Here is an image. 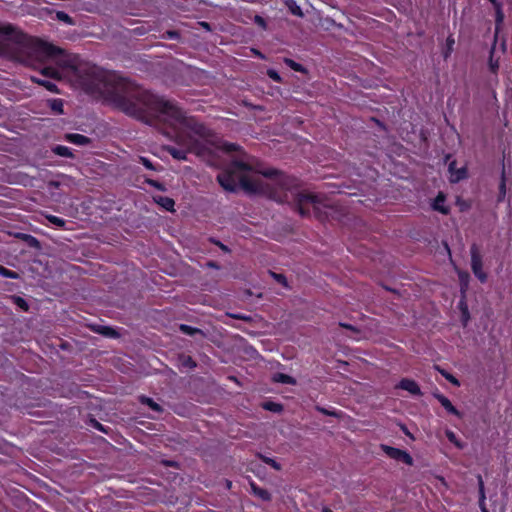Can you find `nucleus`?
Listing matches in <instances>:
<instances>
[{
    "label": "nucleus",
    "instance_id": "5",
    "mask_svg": "<svg viewBox=\"0 0 512 512\" xmlns=\"http://www.w3.org/2000/svg\"><path fill=\"white\" fill-rule=\"evenodd\" d=\"M471 268L474 275L481 281L485 282L487 279L486 273L482 269V259L478 252L477 247L474 245L471 248Z\"/></svg>",
    "mask_w": 512,
    "mask_h": 512
},
{
    "label": "nucleus",
    "instance_id": "37",
    "mask_svg": "<svg viewBox=\"0 0 512 512\" xmlns=\"http://www.w3.org/2000/svg\"><path fill=\"white\" fill-rule=\"evenodd\" d=\"M23 238L25 240L28 241V243L31 245V246H34V245H38V241L36 238H34L33 236H30V235H23Z\"/></svg>",
    "mask_w": 512,
    "mask_h": 512
},
{
    "label": "nucleus",
    "instance_id": "51",
    "mask_svg": "<svg viewBox=\"0 0 512 512\" xmlns=\"http://www.w3.org/2000/svg\"><path fill=\"white\" fill-rule=\"evenodd\" d=\"M482 512H488L485 507L482 506Z\"/></svg>",
    "mask_w": 512,
    "mask_h": 512
},
{
    "label": "nucleus",
    "instance_id": "19",
    "mask_svg": "<svg viewBox=\"0 0 512 512\" xmlns=\"http://www.w3.org/2000/svg\"><path fill=\"white\" fill-rule=\"evenodd\" d=\"M141 402L143 404H146L147 406H149L152 410L156 411V412H160L162 411V408L161 406L156 403L153 399L151 398H148V397H141Z\"/></svg>",
    "mask_w": 512,
    "mask_h": 512
},
{
    "label": "nucleus",
    "instance_id": "25",
    "mask_svg": "<svg viewBox=\"0 0 512 512\" xmlns=\"http://www.w3.org/2000/svg\"><path fill=\"white\" fill-rule=\"evenodd\" d=\"M316 409H317L320 413H322V414H324V415H327V416H333V417H339V416H340L339 412H337V411H335V410L330 411V410H328V409H326V408H324V407H319V406H318V407H316Z\"/></svg>",
    "mask_w": 512,
    "mask_h": 512
},
{
    "label": "nucleus",
    "instance_id": "11",
    "mask_svg": "<svg viewBox=\"0 0 512 512\" xmlns=\"http://www.w3.org/2000/svg\"><path fill=\"white\" fill-rule=\"evenodd\" d=\"M250 486L253 494L260 498L261 500L269 501L271 499V495L267 490L258 487L254 482H251Z\"/></svg>",
    "mask_w": 512,
    "mask_h": 512
},
{
    "label": "nucleus",
    "instance_id": "3",
    "mask_svg": "<svg viewBox=\"0 0 512 512\" xmlns=\"http://www.w3.org/2000/svg\"><path fill=\"white\" fill-rule=\"evenodd\" d=\"M217 181L230 192L235 191L239 185L246 192L264 194L278 202L293 199L302 216L309 214V206L316 210L320 204L316 195L291 190L288 176L274 171H255L252 158L243 152L217 176Z\"/></svg>",
    "mask_w": 512,
    "mask_h": 512
},
{
    "label": "nucleus",
    "instance_id": "8",
    "mask_svg": "<svg viewBox=\"0 0 512 512\" xmlns=\"http://www.w3.org/2000/svg\"><path fill=\"white\" fill-rule=\"evenodd\" d=\"M64 138L66 141L78 146H85L91 142L87 136L77 133H68Z\"/></svg>",
    "mask_w": 512,
    "mask_h": 512
},
{
    "label": "nucleus",
    "instance_id": "48",
    "mask_svg": "<svg viewBox=\"0 0 512 512\" xmlns=\"http://www.w3.org/2000/svg\"><path fill=\"white\" fill-rule=\"evenodd\" d=\"M341 326L344 327V328L352 329V327L350 325H347V324L341 323Z\"/></svg>",
    "mask_w": 512,
    "mask_h": 512
},
{
    "label": "nucleus",
    "instance_id": "43",
    "mask_svg": "<svg viewBox=\"0 0 512 512\" xmlns=\"http://www.w3.org/2000/svg\"><path fill=\"white\" fill-rule=\"evenodd\" d=\"M94 427L97 428L100 431H104L103 426L99 422H97V421H95Z\"/></svg>",
    "mask_w": 512,
    "mask_h": 512
},
{
    "label": "nucleus",
    "instance_id": "21",
    "mask_svg": "<svg viewBox=\"0 0 512 512\" xmlns=\"http://www.w3.org/2000/svg\"><path fill=\"white\" fill-rule=\"evenodd\" d=\"M56 19L66 23L68 25H74L75 24L74 20L67 13H65L63 11H58L56 13Z\"/></svg>",
    "mask_w": 512,
    "mask_h": 512
},
{
    "label": "nucleus",
    "instance_id": "44",
    "mask_svg": "<svg viewBox=\"0 0 512 512\" xmlns=\"http://www.w3.org/2000/svg\"><path fill=\"white\" fill-rule=\"evenodd\" d=\"M218 245H219V247H220L223 251H225V252H229L228 247H227V246H225L224 244L218 243Z\"/></svg>",
    "mask_w": 512,
    "mask_h": 512
},
{
    "label": "nucleus",
    "instance_id": "41",
    "mask_svg": "<svg viewBox=\"0 0 512 512\" xmlns=\"http://www.w3.org/2000/svg\"><path fill=\"white\" fill-rule=\"evenodd\" d=\"M500 191H501V194L504 196L505 193H506V188H505V182L502 181V183L500 184Z\"/></svg>",
    "mask_w": 512,
    "mask_h": 512
},
{
    "label": "nucleus",
    "instance_id": "42",
    "mask_svg": "<svg viewBox=\"0 0 512 512\" xmlns=\"http://www.w3.org/2000/svg\"><path fill=\"white\" fill-rule=\"evenodd\" d=\"M459 278H460L461 281H467L468 275L460 272L459 273Z\"/></svg>",
    "mask_w": 512,
    "mask_h": 512
},
{
    "label": "nucleus",
    "instance_id": "14",
    "mask_svg": "<svg viewBox=\"0 0 512 512\" xmlns=\"http://www.w3.org/2000/svg\"><path fill=\"white\" fill-rule=\"evenodd\" d=\"M52 151L58 155V156H61V157H66V158H73L74 155L71 151V149L67 146H63V145H56L52 148Z\"/></svg>",
    "mask_w": 512,
    "mask_h": 512
},
{
    "label": "nucleus",
    "instance_id": "9",
    "mask_svg": "<svg viewBox=\"0 0 512 512\" xmlns=\"http://www.w3.org/2000/svg\"><path fill=\"white\" fill-rule=\"evenodd\" d=\"M435 398L449 413L458 417L461 416L460 412L452 405L451 401L447 397L442 394H435Z\"/></svg>",
    "mask_w": 512,
    "mask_h": 512
},
{
    "label": "nucleus",
    "instance_id": "49",
    "mask_svg": "<svg viewBox=\"0 0 512 512\" xmlns=\"http://www.w3.org/2000/svg\"><path fill=\"white\" fill-rule=\"evenodd\" d=\"M51 185L54 186V187H58L59 183L58 182H51Z\"/></svg>",
    "mask_w": 512,
    "mask_h": 512
},
{
    "label": "nucleus",
    "instance_id": "4",
    "mask_svg": "<svg viewBox=\"0 0 512 512\" xmlns=\"http://www.w3.org/2000/svg\"><path fill=\"white\" fill-rule=\"evenodd\" d=\"M380 448L391 459L401 461L409 466L413 465V458L408 452L388 446L386 444H381Z\"/></svg>",
    "mask_w": 512,
    "mask_h": 512
},
{
    "label": "nucleus",
    "instance_id": "31",
    "mask_svg": "<svg viewBox=\"0 0 512 512\" xmlns=\"http://www.w3.org/2000/svg\"><path fill=\"white\" fill-rule=\"evenodd\" d=\"M0 274L9 278H16V273L0 266Z\"/></svg>",
    "mask_w": 512,
    "mask_h": 512
},
{
    "label": "nucleus",
    "instance_id": "50",
    "mask_svg": "<svg viewBox=\"0 0 512 512\" xmlns=\"http://www.w3.org/2000/svg\"><path fill=\"white\" fill-rule=\"evenodd\" d=\"M323 512H333V511L328 508H325V509H323Z\"/></svg>",
    "mask_w": 512,
    "mask_h": 512
},
{
    "label": "nucleus",
    "instance_id": "52",
    "mask_svg": "<svg viewBox=\"0 0 512 512\" xmlns=\"http://www.w3.org/2000/svg\"><path fill=\"white\" fill-rule=\"evenodd\" d=\"M202 25L204 26V28H207V27H208V24H207V23H202Z\"/></svg>",
    "mask_w": 512,
    "mask_h": 512
},
{
    "label": "nucleus",
    "instance_id": "30",
    "mask_svg": "<svg viewBox=\"0 0 512 512\" xmlns=\"http://www.w3.org/2000/svg\"><path fill=\"white\" fill-rule=\"evenodd\" d=\"M478 480H479L480 503L482 505L484 503V500H485L484 483H483V480H482L481 476L478 477Z\"/></svg>",
    "mask_w": 512,
    "mask_h": 512
},
{
    "label": "nucleus",
    "instance_id": "47",
    "mask_svg": "<svg viewBox=\"0 0 512 512\" xmlns=\"http://www.w3.org/2000/svg\"><path fill=\"white\" fill-rule=\"evenodd\" d=\"M111 331H112V330H111L110 328H106V331L104 332V334H106V335H112V334L110 333Z\"/></svg>",
    "mask_w": 512,
    "mask_h": 512
},
{
    "label": "nucleus",
    "instance_id": "45",
    "mask_svg": "<svg viewBox=\"0 0 512 512\" xmlns=\"http://www.w3.org/2000/svg\"><path fill=\"white\" fill-rule=\"evenodd\" d=\"M177 35H178V34H177V32H174V31H172V32H168V36H169V38H171V39H172V38L177 37Z\"/></svg>",
    "mask_w": 512,
    "mask_h": 512
},
{
    "label": "nucleus",
    "instance_id": "24",
    "mask_svg": "<svg viewBox=\"0 0 512 512\" xmlns=\"http://www.w3.org/2000/svg\"><path fill=\"white\" fill-rule=\"evenodd\" d=\"M51 108L53 111L59 113V114H62L63 113V103H62V100L60 99H57V100H53L52 104H51Z\"/></svg>",
    "mask_w": 512,
    "mask_h": 512
},
{
    "label": "nucleus",
    "instance_id": "15",
    "mask_svg": "<svg viewBox=\"0 0 512 512\" xmlns=\"http://www.w3.org/2000/svg\"><path fill=\"white\" fill-rule=\"evenodd\" d=\"M285 4L286 6L288 7V9L290 10V12L295 15V16H298V17H303V12H302V9L300 8V6L296 3L295 0H286L285 1Z\"/></svg>",
    "mask_w": 512,
    "mask_h": 512
},
{
    "label": "nucleus",
    "instance_id": "22",
    "mask_svg": "<svg viewBox=\"0 0 512 512\" xmlns=\"http://www.w3.org/2000/svg\"><path fill=\"white\" fill-rule=\"evenodd\" d=\"M180 331L187 335H194L196 333H201V330L198 328L191 327L186 324H181L179 327Z\"/></svg>",
    "mask_w": 512,
    "mask_h": 512
},
{
    "label": "nucleus",
    "instance_id": "34",
    "mask_svg": "<svg viewBox=\"0 0 512 512\" xmlns=\"http://www.w3.org/2000/svg\"><path fill=\"white\" fill-rule=\"evenodd\" d=\"M267 74H268V76H269L272 80H274V81H276V82H280V81H281V77H280V75H279L275 70H272V69H271V70H268Z\"/></svg>",
    "mask_w": 512,
    "mask_h": 512
},
{
    "label": "nucleus",
    "instance_id": "2",
    "mask_svg": "<svg viewBox=\"0 0 512 512\" xmlns=\"http://www.w3.org/2000/svg\"><path fill=\"white\" fill-rule=\"evenodd\" d=\"M140 107L141 115H132V117L147 124H153L155 120H159L169 125L171 131L166 134L179 147L166 146L165 150L174 159L185 161L188 153L205 157L217 148L210 130L195 118L186 116L174 103L149 93Z\"/></svg>",
    "mask_w": 512,
    "mask_h": 512
},
{
    "label": "nucleus",
    "instance_id": "28",
    "mask_svg": "<svg viewBox=\"0 0 512 512\" xmlns=\"http://www.w3.org/2000/svg\"><path fill=\"white\" fill-rule=\"evenodd\" d=\"M262 460H263L266 464H268V465L272 466L275 470H280V469H281V465H280L279 463H277V462H276L274 459H272V458L262 456Z\"/></svg>",
    "mask_w": 512,
    "mask_h": 512
},
{
    "label": "nucleus",
    "instance_id": "12",
    "mask_svg": "<svg viewBox=\"0 0 512 512\" xmlns=\"http://www.w3.org/2000/svg\"><path fill=\"white\" fill-rule=\"evenodd\" d=\"M272 380H273V382H276V383L289 384V385L296 384V380L293 377H291L287 374H284V373L274 374L272 377Z\"/></svg>",
    "mask_w": 512,
    "mask_h": 512
},
{
    "label": "nucleus",
    "instance_id": "16",
    "mask_svg": "<svg viewBox=\"0 0 512 512\" xmlns=\"http://www.w3.org/2000/svg\"><path fill=\"white\" fill-rule=\"evenodd\" d=\"M31 79H32V81H34V82L44 86L47 90H49L51 92L58 93L57 86L53 82L48 81V80H43V79H40V78L35 77V76L32 77Z\"/></svg>",
    "mask_w": 512,
    "mask_h": 512
},
{
    "label": "nucleus",
    "instance_id": "32",
    "mask_svg": "<svg viewBox=\"0 0 512 512\" xmlns=\"http://www.w3.org/2000/svg\"><path fill=\"white\" fill-rule=\"evenodd\" d=\"M222 149L226 152H233L237 151L239 147L232 143H225L222 145Z\"/></svg>",
    "mask_w": 512,
    "mask_h": 512
},
{
    "label": "nucleus",
    "instance_id": "40",
    "mask_svg": "<svg viewBox=\"0 0 512 512\" xmlns=\"http://www.w3.org/2000/svg\"><path fill=\"white\" fill-rule=\"evenodd\" d=\"M230 316L235 319H240V320H248L249 319L248 316H244V315H240V314H230Z\"/></svg>",
    "mask_w": 512,
    "mask_h": 512
},
{
    "label": "nucleus",
    "instance_id": "13",
    "mask_svg": "<svg viewBox=\"0 0 512 512\" xmlns=\"http://www.w3.org/2000/svg\"><path fill=\"white\" fill-rule=\"evenodd\" d=\"M433 209L436 211L441 212L442 214L448 213V208L445 206V197L443 194H439L434 202H433Z\"/></svg>",
    "mask_w": 512,
    "mask_h": 512
},
{
    "label": "nucleus",
    "instance_id": "39",
    "mask_svg": "<svg viewBox=\"0 0 512 512\" xmlns=\"http://www.w3.org/2000/svg\"><path fill=\"white\" fill-rule=\"evenodd\" d=\"M489 66H490V69H491L492 72H496L497 69H498V63L497 62H493L492 59L490 60Z\"/></svg>",
    "mask_w": 512,
    "mask_h": 512
},
{
    "label": "nucleus",
    "instance_id": "35",
    "mask_svg": "<svg viewBox=\"0 0 512 512\" xmlns=\"http://www.w3.org/2000/svg\"><path fill=\"white\" fill-rule=\"evenodd\" d=\"M140 162L148 169H154L152 162L146 157H140Z\"/></svg>",
    "mask_w": 512,
    "mask_h": 512
},
{
    "label": "nucleus",
    "instance_id": "26",
    "mask_svg": "<svg viewBox=\"0 0 512 512\" xmlns=\"http://www.w3.org/2000/svg\"><path fill=\"white\" fill-rule=\"evenodd\" d=\"M181 359H182V365L185 367L192 369L196 366V363L193 361V359L190 356H183Z\"/></svg>",
    "mask_w": 512,
    "mask_h": 512
},
{
    "label": "nucleus",
    "instance_id": "10",
    "mask_svg": "<svg viewBox=\"0 0 512 512\" xmlns=\"http://www.w3.org/2000/svg\"><path fill=\"white\" fill-rule=\"evenodd\" d=\"M154 200L157 204L162 206L167 211H173L175 202L172 198L166 196H156Z\"/></svg>",
    "mask_w": 512,
    "mask_h": 512
},
{
    "label": "nucleus",
    "instance_id": "18",
    "mask_svg": "<svg viewBox=\"0 0 512 512\" xmlns=\"http://www.w3.org/2000/svg\"><path fill=\"white\" fill-rule=\"evenodd\" d=\"M455 44V40L452 36H449L447 39H446V48L445 50L443 51V57L444 59H447L452 51H453V46Z\"/></svg>",
    "mask_w": 512,
    "mask_h": 512
},
{
    "label": "nucleus",
    "instance_id": "1",
    "mask_svg": "<svg viewBox=\"0 0 512 512\" xmlns=\"http://www.w3.org/2000/svg\"><path fill=\"white\" fill-rule=\"evenodd\" d=\"M0 55L26 66L51 63L41 74L52 79L66 78L76 88L112 100L127 115H141L140 104L149 91L105 71L96 65L67 54L49 43L33 39L10 24L0 25Z\"/></svg>",
    "mask_w": 512,
    "mask_h": 512
},
{
    "label": "nucleus",
    "instance_id": "6",
    "mask_svg": "<svg viewBox=\"0 0 512 512\" xmlns=\"http://www.w3.org/2000/svg\"><path fill=\"white\" fill-rule=\"evenodd\" d=\"M448 171L450 174L449 179L452 183H457L460 180L466 178V176H467L466 168H464V167L456 168L455 161H452L449 163Z\"/></svg>",
    "mask_w": 512,
    "mask_h": 512
},
{
    "label": "nucleus",
    "instance_id": "20",
    "mask_svg": "<svg viewBox=\"0 0 512 512\" xmlns=\"http://www.w3.org/2000/svg\"><path fill=\"white\" fill-rule=\"evenodd\" d=\"M263 408L268 411L279 413L283 410V406L276 402H266L263 404Z\"/></svg>",
    "mask_w": 512,
    "mask_h": 512
},
{
    "label": "nucleus",
    "instance_id": "38",
    "mask_svg": "<svg viewBox=\"0 0 512 512\" xmlns=\"http://www.w3.org/2000/svg\"><path fill=\"white\" fill-rule=\"evenodd\" d=\"M255 22H256L258 25H260V26H262L263 28H265V21H264V19H263L262 17H260V16H255Z\"/></svg>",
    "mask_w": 512,
    "mask_h": 512
},
{
    "label": "nucleus",
    "instance_id": "33",
    "mask_svg": "<svg viewBox=\"0 0 512 512\" xmlns=\"http://www.w3.org/2000/svg\"><path fill=\"white\" fill-rule=\"evenodd\" d=\"M446 436H447V438L449 439L450 442L454 443L457 446H460V444L458 443L457 437H456L454 432L448 430V431H446Z\"/></svg>",
    "mask_w": 512,
    "mask_h": 512
},
{
    "label": "nucleus",
    "instance_id": "29",
    "mask_svg": "<svg viewBox=\"0 0 512 512\" xmlns=\"http://www.w3.org/2000/svg\"><path fill=\"white\" fill-rule=\"evenodd\" d=\"M441 373L453 385H455V386H459L460 385L459 381L453 375H451L450 373L445 372V371H441Z\"/></svg>",
    "mask_w": 512,
    "mask_h": 512
},
{
    "label": "nucleus",
    "instance_id": "27",
    "mask_svg": "<svg viewBox=\"0 0 512 512\" xmlns=\"http://www.w3.org/2000/svg\"><path fill=\"white\" fill-rule=\"evenodd\" d=\"M285 63L290 67L292 68L294 71H302V66L301 64L295 62L294 60L292 59H285Z\"/></svg>",
    "mask_w": 512,
    "mask_h": 512
},
{
    "label": "nucleus",
    "instance_id": "46",
    "mask_svg": "<svg viewBox=\"0 0 512 512\" xmlns=\"http://www.w3.org/2000/svg\"><path fill=\"white\" fill-rule=\"evenodd\" d=\"M495 7H498L497 0H489Z\"/></svg>",
    "mask_w": 512,
    "mask_h": 512
},
{
    "label": "nucleus",
    "instance_id": "7",
    "mask_svg": "<svg viewBox=\"0 0 512 512\" xmlns=\"http://www.w3.org/2000/svg\"><path fill=\"white\" fill-rule=\"evenodd\" d=\"M397 388L408 391L412 395H421L419 385L412 379L404 378L396 386Z\"/></svg>",
    "mask_w": 512,
    "mask_h": 512
},
{
    "label": "nucleus",
    "instance_id": "17",
    "mask_svg": "<svg viewBox=\"0 0 512 512\" xmlns=\"http://www.w3.org/2000/svg\"><path fill=\"white\" fill-rule=\"evenodd\" d=\"M46 219L51 223L52 225H55L58 228H65L66 221L60 217L54 216V215H45Z\"/></svg>",
    "mask_w": 512,
    "mask_h": 512
},
{
    "label": "nucleus",
    "instance_id": "36",
    "mask_svg": "<svg viewBox=\"0 0 512 512\" xmlns=\"http://www.w3.org/2000/svg\"><path fill=\"white\" fill-rule=\"evenodd\" d=\"M273 277L276 279L277 282L283 284V285H286V278L284 275L282 274H276V273H272Z\"/></svg>",
    "mask_w": 512,
    "mask_h": 512
},
{
    "label": "nucleus",
    "instance_id": "23",
    "mask_svg": "<svg viewBox=\"0 0 512 512\" xmlns=\"http://www.w3.org/2000/svg\"><path fill=\"white\" fill-rule=\"evenodd\" d=\"M12 299H13V302L19 308H21L23 311H28L29 305H28V303L26 302L25 299H23L22 297H19V296H13Z\"/></svg>",
    "mask_w": 512,
    "mask_h": 512
}]
</instances>
